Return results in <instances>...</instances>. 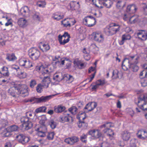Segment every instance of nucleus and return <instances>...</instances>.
I'll return each mask as SVG.
<instances>
[{
    "label": "nucleus",
    "mask_w": 147,
    "mask_h": 147,
    "mask_svg": "<svg viewBox=\"0 0 147 147\" xmlns=\"http://www.w3.org/2000/svg\"><path fill=\"white\" fill-rule=\"evenodd\" d=\"M139 59L137 55L129 57L128 58H125L122 62V67L127 65L134 72L137 71L139 67L136 64L138 63Z\"/></svg>",
    "instance_id": "obj_1"
},
{
    "label": "nucleus",
    "mask_w": 147,
    "mask_h": 147,
    "mask_svg": "<svg viewBox=\"0 0 147 147\" xmlns=\"http://www.w3.org/2000/svg\"><path fill=\"white\" fill-rule=\"evenodd\" d=\"M120 26L115 23L113 24L112 26H107L105 28L104 32L108 36L114 34L119 32L120 30Z\"/></svg>",
    "instance_id": "obj_2"
},
{
    "label": "nucleus",
    "mask_w": 147,
    "mask_h": 147,
    "mask_svg": "<svg viewBox=\"0 0 147 147\" xmlns=\"http://www.w3.org/2000/svg\"><path fill=\"white\" fill-rule=\"evenodd\" d=\"M36 71L39 72L42 75H49L53 71V68L50 66L44 67L43 65L37 66L35 68Z\"/></svg>",
    "instance_id": "obj_3"
},
{
    "label": "nucleus",
    "mask_w": 147,
    "mask_h": 147,
    "mask_svg": "<svg viewBox=\"0 0 147 147\" xmlns=\"http://www.w3.org/2000/svg\"><path fill=\"white\" fill-rule=\"evenodd\" d=\"M138 105L141 109L144 111H147V96H144L143 98L139 97ZM145 116L147 119V113Z\"/></svg>",
    "instance_id": "obj_4"
},
{
    "label": "nucleus",
    "mask_w": 147,
    "mask_h": 147,
    "mask_svg": "<svg viewBox=\"0 0 147 147\" xmlns=\"http://www.w3.org/2000/svg\"><path fill=\"white\" fill-rule=\"evenodd\" d=\"M23 129L28 130L30 129L33 126V124L31 122L30 119L26 115L22 117L20 119Z\"/></svg>",
    "instance_id": "obj_5"
},
{
    "label": "nucleus",
    "mask_w": 147,
    "mask_h": 147,
    "mask_svg": "<svg viewBox=\"0 0 147 147\" xmlns=\"http://www.w3.org/2000/svg\"><path fill=\"white\" fill-rule=\"evenodd\" d=\"M28 52L29 57L33 60L38 59L40 54L39 51L34 47L28 50Z\"/></svg>",
    "instance_id": "obj_6"
},
{
    "label": "nucleus",
    "mask_w": 147,
    "mask_h": 147,
    "mask_svg": "<svg viewBox=\"0 0 147 147\" xmlns=\"http://www.w3.org/2000/svg\"><path fill=\"white\" fill-rule=\"evenodd\" d=\"M95 18L91 16H88L84 18L83 20V24L88 27L94 26L96 24Z\"/></svg>",
    "instance_id": "obj_7"
},
{
    "label": "nucleus",
    "mask_w": 147,
    "mask_h": 147,
    "mask_svg": "<svg viewBox=\"0 0 147 147\" xmlns=\"http://www.w3.org/2000/svg\"><path fill=\"white\" fill-rule=\"evenodd\" d=\"M52 98V96L49 95L46 96H42L38 98H32L28 99L27 102H32L33 101L37 103L43 102L49 100Z\"/></svg>",
    "instance_id": "obj_8"
},
{
    "label": "nucleus",
    "mask_w": 147,
    "mask_h": 147,
    "mask_svg": "<svg viewBox=\"0 0 147 147\" xmlns=\"http://www.w3.org/2000/svg\"><path fill=\"white\" fill-rule=\"evenodd\" d=\"M70 38V36L68 33L65 32L62 35L60 34L59 35L58 40L60 44L64 45L69 42Z\"/></svg>",
    "instance_id": "obj_9"
},
{
    "label": "nucleus",
    "mask_w": 147,
    "mask_h": 147,
    "mask_svg": "<svg viewBox=\"0 0 147 147\" xmlns=\"http://www.w3.org/2000/svg\"><path fill=\"white\" fill-rule=\"evenodd\" d=\"M92 35L94 40L97 42L102 43L104 41V36L100 31L94 32H93Z\"/></svg>",
    "instance_id": "obj_10"
},
{
    "label": "nucleus",
    "mask_w": 147,
    "mask_h": 147,
    "mask_svg": "<svg viewBox=\"0 0 147 147\" xmlns=\"http://www.w3.org/2000/svg\"><path fill=\"white\" fill-rule=\"evenodd\" d=\"M18 94H20L22 97H25L28 95V88L25 85L18 84Z\"/></svg>",
    "instance_id": "obj_11"
},
{
    "label": "nucleus",
    "mask_w": 147,
    "mask_h": 147,
    "mask_svg": "<svg viewBox=\"0 0 147 147\" xmlns=\"http://www.w3.org/2000/svg\"><path fill=\"white\" fill-rule=\"evenodd\" d=\"M20 65L27 70L33 66L32 62L29 60L24 59H21L19 60Z\"/></svg>",
    "instance_id": "obj_12"
},
{
    "label": "nucleus",
    "mask_w": 147,
    "mask_h": 147,
    "mask_svg": "<svg viewBox=\"0 0 147 147\" xmlns=\"http://www.w3.org/2000/svg\"><path fill=\"white\" fill-rule=\"evenodd\" d=\"M61 22L63 26L70 27L74 25L76 23V21L74 18H67L62 21Z\"/></svg>",
    "instance_id": "obj_13"
},
{
    "label": "nucleus",
    "mask_w": 147,
    "mask_h": 147,
    "mask_svg": "<svg viewBox=\"0 0 147 147\" xmlns=\"http://www.w3.org/2000/svg\"><path fill=\"white\" fill-rule=\"evenodd\" d=\"M16 139L22 144L28 143L30 139L29 137L25 136L22 134H20L16 136Z\"/></svg>",
    "instance_id": "obj_14"
},
{
    "label": "nucleus",
    "mask_w": 147,
    "mask_h": 147,
    "mask_svg": "<svg viewBox=\"0 0 147 147\" xmlns=\"http://www.w3.org/2000/svg\"><path fill=\"white\" fill-rule=\"evenodd\" d=\"M59 120L60 122L63 123L69 122L70 120H71V121H73L72 117L68 113L61 115L59 117Z\"/></svg>",
    "instance_id": "obj_15"
},
{
    "label": "nucleus",
    "mask_w": 147,
    "mask_h": 147,
    "mask_svg": "<svg viewBox=\"0 0 147 147\" xmlns=\"http://www.w3.org/2000/svg\"><path fill=\"white\" fill-rule=\"evenodd\" d=\"M138 138L142 140H144L147 138V131L143 129L138 130L136 133Z\"/></svg>",
    "instance_id": "obj_16"
},
{
    "label": "nucleus",
    "mask_w": 147,
    "mask_h": 147,
    "mask_svg": "<svg viewBox=\"0 0 147 147\" xmlns=\"http://www.w3.org/2000/svg\"><path fill=\"white\" fill-rule=\"evenodd\" d=\"M89 134L94 139L98 138L101 136L100 131L98 129L92 130L89 131Z\"/></svg>",
    "instance_id": "obj_17"
},
{
    "label": "nucleus",
    "mask_w": 147,
    "mask_h": 147,
    "mask_svg": "<svg viewBox=\"0 0 147 147\" xmlns=\"http://www.w3.org/2000/svg\"><path fill=\"white\" fill-rule=\"evenodd\" d=\"M78 138L76 136L69 137L65 139L64 141L66 143L70 145H73L75 143L78 142Z\"/></svg>",
    "instance_id": "obj_18"
},
{
    "label": "nucleus",
    "mask_w": 147,
    "mask_h": 147,
    "mask_svg": "<svg viewBox=\"0 0 147 147\" xmlns=\"http://www.w3.org/2000/svg\"><path fill=\"white\" fill-rule=\"evenodd\" d=\"M137 35L138 38L141 40H146L147 38V34L146 31L142 30L139 31L137 33Z\"/></svg>",
    "instance_id": "obj_19"
},
{
    "label": "nucleus",
    "mask_w": 147,
    "mask_h": 147,
    "mask_svg": "<svg viewBox=\"0 0 147 147\" xmlns=\"http://www.w3.org/2000/svg\"><path fill=\"white\" fill-rule=\"evenodd\" d=\"M36 130L38 131V135L41 137H44L46 135V133L47 132V127H45V128L40 127L36 129Z\"/></svg>",
    "instance_id": "obj_20"
},
{
    "label": "nucleus",
    "mask_w": 147,
    "mask_h": 147,
    "mask_svg": "<svg viewBox=\"0 0 147 147\" xmlns=\"http://www.w3.org/2000/svg\"><path fill=\"white\" fill-rule=\"evenodd\" d=\"M18 85H16L10 88L8 90V92L11 96L14 97L16 94H18Z\"/></svg>",
    "instance_id": "obj_21"
},
{
    "label": "nucleus",
    "mask_w": 147,
    "mask_h": 147,
    "mask_svg": "<svg viewBox=\"0 0 147 147\" xmlns=\"http://www.w3.org/2000/svg\"><path fill=\"white\" fill-rule=\"evenodd\" d=\"M97 105V103L95 102H91L88 103L86 105L84 109L87 110V111H85V112L91 111L93 110L96 107Z\"/></svg>",
    "instance_id": "obj_22"
},
{
    "label": "nucleus",
    "mask_w": 147,
    "mask_h": 147,
    "mask_svg": "<svg viewBox=\"0 0 147 147\" xmlns=\"http://www.w3.org/2000/svg\"><path fill=\"white\" fill-rule=\"evenodd\" d=\"M134 17V16H133L128 19L127 15L125 14L123 17V19L125 21H127V23L129 24H133L138 21V18H135Z\"/></svg>",
    "instance_id": "obj_23"
},
{
    "label": "nucleus",
    "mask_w": 147,
    "mask_h": 147,
    "mask_svg": "<svg viewBox=\"0 0 147 147\" xmlns=\"http://www.w3.org/2000/svg\"><path fill=\"white\" fill-rule=\"evenodd\" d=\"M18 24L19 26L21 28H24L28 25V21L24 18H20L18 20Z\"/></svg>",
    "instance_id": "obj_24"
},
{
    "label": "nucleus",
    "mask_w": 147,
    "mask_h": 147,
    "mask_svg": "<svg viewBox=\"0 0 147 147\" xmlns=\"http://www.w3.org/2000/svg\"><path fill=\"white\" fill-rule=\"evenodd\" d=\"M51 82L50 78L49 76L45 77L42 80V84L43 87L47 88L48 87L49 84Z\"/></svg>",
    "instance_id": "obj_25"
},
{
    "label": "nucleus",
    "mask_w": 147,
    "mask_h": 147,
    "mask_svg": "<svg viewBox=\"0 0 147 147\" xmlns=\"http://www.w3.org/2000/svg\"><path fill=\"white\" fill-rule=\"evenodd\" d=\"M74 63L75 66L80 69L84 68L86 66V64L82 60H75Z\"/></svg>",
    "instance_id": "obj_26"
},
{
    "label": "nucleus",
    "mask_w": 147,
    "mask_h": 147,
    "mask_svg": "<svg viewBox=\"0 0 147 147\" xmlns=\"http://www.w3.org/2000/svg\"><path fill=\"white\" fill-rule=\"evenodd\" d=\"M131 38V36L129 34H126L123 35L121 40L119 41V44L121 45H123L125 41L130 40Z\"/></svg>",
    "instance_id": "obj_27"
},
{
    "label": "nucleus",
    "mask_w": 147,
    "mask_h": 147,
    "mask_svg": "<svg viewBox=\"0 0 147 147\" xmlns=\"http://www.w3.org/2000/svg\"><path fill=\"white\" fill-rule=\"evenodd\" d=\"M20 11L26 17H28L30 15V11L27 6H25L22 7Z\"/></svg>",
    "instance_id": "obj_28"
},
{
    "label": "nucleus",
    "mask_w": 147,
    "mask_h": 147,
    "mask_svg": "<svg viewBox=\"0 0 147 147\" xmlns=\"http://www.w3.org/2000/svg\"><path fill=\"white\" fill-rule=\"evenodd\" d=\"M39 47L43 52H47L50 49L49 44L47 43H42L40 44Z\"/></svg>",
    "instance_id": "obj_29"
},
{
    "label": "nucleus",
    "mask_w": 147,
    "mask_h": 147,
    "mask_svg": "<svg viewBox=\"0 0 147 147\" xmlns=\"http://www.w3.org/2000/svg\"><path fill=\"white\" fill-rule=\"evenodd\" d=\"M137 8L136 5L134 4L129 5L127 6L126 11L129 14L133 13L136 12Z\"/></svg>",
    "instance_id": "obj_30"
},
{
    "label": "nucleus",
    "mask_w": 147,
    "mask_h": 147,
    "mask_svg": "<svg viewBox=\"0 0 147 147\" xmlns=\"http://www.w3.org/2000/svg\"><path fill=\"white\" fill-rule=\"evenodd\" d=\"M66 58H63L56 60L55 62L56 65L59 67L63 66L65 63Z\"/></svg>",
    "instance_id": "obj_31"
},
{
    "label": "nucleus",
    "mask_w": 147,
    "mask_h": 147,
    "mask_svg": "<svg viewBox=\"0 0 147 147\" xmlns=\"http://www.w3.org/2000/svg\"><path fill=\"white\" fill-rule=\"evenodd\" d=\"M103 131L104 133L106 134L111 139H112L114 133L112 129H105Z\"/></svg>",
    "instance_id": "obj_32"
},
{
    "label": "nucleus",
    "mask_w": 147,
    "mask_h": 147,
    "mask_svg": "<svg viewBox=\"0 0 147 147\" xmlns=\"http://www.w3.org/2000/svg\"><path fill=\"white\" fill-rule=\"evenodd\" d=\"M65 106L61 105H59L54 107V111L56 113H61L65 110Z\"/></svg>",
    "instance_id": "obj_33"
},
{
    "label": "nucleus",
    "mask_w": 147,
    "mask_h": 147,
    "mask_svg": "<svg viewBox=\"0 0 147 147\" xmlns=\"http://www.w3.org/2000/svg\"><path fill=\"white\" fill-rule=\"evenodd\" d=\"M63 79L66 81L67 83H71L74 80V78L72 76L68 74H65Z\"/></svg>",
    "instance_id": "obj_34"
},
{
    "label": "nucleus",
    "mask_w": 147,
    "mask_h": 147,
    "mask_svg": "<svg viewBox=\"0 0 147 147\" xmlns=\"http://www.w3.org/2000/svg\"><path fill=\"white\" fill-rule=\"evenodd\" d=\"M0 133L5 137L9 136L10 135V132L8 129V127L6 128H0Z\"/></svg>",
    "instance_id": "obj_35"
},
{
    "label": "nucleus",
    "mask_w": 147,
    "mask_h": 147,
    "mask_svg": "<svg viewBox=\"0 0 147 147\" xmlns=\"http://www.w3.org/2000/svg\"><path fill=\"white\" fill-rule=\"evenodd\" d=\"M130 133L127 131H124L122 134V138L125 141L128 140L130 138Z\"/></svg>",
    "instance_id": "obj_36"
},
{
    "label": "nucleus",
    "mask_w": 147,
    "mask_h": 147,
    "mask_svg": "<svg viewBox=\"0 0 147 147\" xmlns=\"http://www.w3.org/2000/svg\"><path fill=\"white\" fill-rule=\"evenodd\" d=\"M52 17L55 20H58L63 18L64 17V16L58 12H56L53 14Z\"/></svg>",
    "instance_id": "obj_37"
},
{
    "label": "nucleus",
    "mask_w": 147,
    "mask_h": 147,
    "mask_svg": "<svg viewBox=\"0 0 147 147\" xmlns=\"http://www.w3.org/2000/svg\"><path fill=\"white\" fill-rule=\"evenodd\" d=\"M114 0H106L102 4L108 8H110L113 4Z\"/></svg>",
    "instance_id": "obj_38"
},
{
    "label": "nucleus",
    "mask_w": 147,
    "mask_h": 147,
    "mask_svg": "<svg viewBox=\"0 0 147 147\" xmlns=\"http://www.w3.org/2000/svg\"><path fill=\"white\" fill-rule=\"evenodd\" d=\"M115 2L117 3L116 7L118 9H121L124 6V4L122 0H114Z\"/></svg>",
    "instance_id": "obj_39"
},
{
    "label": "nucleus",
    "mask_w": 147,
    "mask_h": 147,
    "mask_svg": "<svg viewBox=\"0 0 147 147\" xmlns=\"http://www.w3.org/2000/svg\"><path fill=\"white\" fill-rule=\"evenodd\" d=\"M84 112H80L77 116V118L80 121H82L86 118V114Z\"/></svg>",
    "instance_id": "obj_40"
},
{
    "label": "nucleus",
    "mask_w": 147,
    "mask_h": 147,
    "mask_svg": "<svg viewBox=\"0 0 147 147\" xmlns=\"http://www.w3.org/2000/svg\"><path fill=\"white\" fill-rule=\"evenodd\" d=\"M6 59L9 61H13L16 59V58L13 53L9 54H7V55Z\"/></svg>",
    "instance_id": "obj_41"
},
{
    "label": "nucleus",
    "mask_w": 147,
    "mask_h": 147,
    "mask_svg": "<svg viewBox=\"0 0 147 147\" xmlns=\"http://www.w3.org/2000/svg\"><path fill=\"white\" fill-rule=\"evenodd\" d=\"M8 129L10 133V132L13 131H17L18 129V127L17 125H13L8 127Z\"/></svg>",
    "instance_id": "obj_42"
},
{
    "label": "nucleus",
    "mask_w": 147,
    "mask_h": 147,
    "mask_svg": "<svg viewBox=\"0 0 147 147\" xmlns=\"http://www.w3.org/2000/svg\"><path fill=\"white\" fill-rule=\"evenodd\" d=\"M113 125L110 122L107 123L100 126V128H105V129H109L110 127H113Z\"/></svg>",
    "instance_id": "obj_43"
},
{
    "label": "nucleus",
    "mask_w": 147,
    "mask_h": 147,
    "mask_svg": "<svg viewBox=\"0 0 147 147\" xmlns=\"http://www.w3.org/2000/svg\"><path fill=\"white\" fill-rule=\"evenodd\" d=\"M46 5V2L45 1L39 0L36 3L37 5L40 7H44Z\"/></svg>",
    "instance_id": "obj_44"
},
{
    "label": "nucleus",
    "mask_w": 147,
    "mask_h": 147,
    "mask_svg": "<svg viewBox=\"0 0 147 147\" xmlns=\"http://www.w3.org/2000/svg\"><path fill=\"white\" fill-rule=\"evenodd\" d=\"M47 108L45 106H42L36 109L35 110V112L36 113L41 112H45Z\"/></svg>",
    "instance_id": "obj_45"
},
{
    "label": "nucleus",
    "mask_w": 147,
    "mask_h": 147,
    "mask_svg": "<svg viewBox=\"0 0 147 147\" xmlns=\"http://www.w3.org/2000/svg\"><path fill=\"white\" fill-rule=\"evenodd\" d=\"M47 120V118L45 116H43L42 117L40 121V123L42 125L41 127L42 128H45V127H46V126L45 125V121Z\"/></svg>",
    "instance_id": "obj_46"
},
{
    "label": "nucleus",
    "mask_w": 147,
    "mask_h": 147,
    "mask_svg": "<svg viewBox=\"0 0 147 147\" xmlns=\"http://www.w3.org/2000/svg\"><path fill=\"white\" fill-rule=\"evenodd\" d=\"M8 124L7 120L1 119L0 120V128L6 126Z\"/></svg>",
    "instance_id": "obj_47"
},
{
    "label": "nucleus",
    "mask_w": 147,
    "mask_h": 147,
    "mask_svg": "<svg viewBox=\"0 0 147 147\" xmlns=\"http://www.w3.org/2000/svg\"><path fill=\"white\" fill-rule=\"evenodd\" d=\"M65 63L66 64V68L69 69L71 67V61L69 59L66 58Z\"/></svg>",
    "instance_id": "obj_48"
},
{
    "label": "nucleus",
    "mask_w": 147,
    "mask_h": 147,
    "mask_svg": "<svg viewBox=\"0 0 147 147\" xmlns=\"http://www.w3.org/2000/svg\"><path fill=\"white\" fill-rule=\"evenodd\" d=\"M119 73L118 71L115 69L113 70L112 72V78L113 79H115L119 77L118 74Z\"/></svg>",
    "instance_id": "obj_49"
},
{
    "label": "nucleus",
    "mask_w": 147,
    "mask_h": 147,
    "mask_svg": "<svg viewBox=\"0 0 147 147\" xmlns=\"http://www.w3.org/2000/svg\"><path fill=\"white\" fill-rule=\"evenodd\" d=\"M2 70L3 71H5L6 72L2 73L1 74H3V75L5 76H8L9 75V72L8 70V68L5 67H3L2 68Z\"/></svg>",
    "instance_id": "obj_50"
},
{
    "label": "nucleus",
    "mask_w": 147,
    "mask_h": 147,
    "mask_svg": "<svg viewBox=\"0 0 147 147\" xmlns=\"http://www.w3.org/2000/svg\"><path fill=\"white\" fill-rule=\"evenodd\" d=\"M49 124L52 129H54L56 127V123L53 120H51L50 121H49Z\"/></svg>",
    "instance_id": "obj_51"
},
{
    "label": "nucleus",
    "mask_w": 147,
    "mask_h": 147,
    "mask_svg": "<svg viewBox=\"0 0 147 147\" xmlns=\"http://www.w3.org/2000/svg\"><path fill=\"white\" fill-rule=\"evenodd\" d=\"M77 110V108L75 106H73L69 109V111L73 114L76 113Z\"/></svg>",
    "instance_id": "obj_52"
},
{
    "label": "nucleus",
    "mask_w": 147,
    "mask_h": 147,
    "mask_svg": "<svg viewBox=\"0 0 147 147\" xmlns=\"http://www.w3.org/2000/svg\"><path fill=\"white\" fill-rule=\"evenodd\" d=\"M42 84H39L36 87V90L37 92L38 93H41L42 91Z\"/></svg>",
    "instance_id": "obj_53"
},
{
    "label": "nucleus",
    "mask_w": 147,
    "mask_h": 147,
    "mask_svg": "<svg viewBox=\"0 0 147 147\" xmlns=\"http://www.w3.org/2000/svg\"><path fill=\"white\" fill-rule=\"evenodd\" d=\"M18 77L20 78H24L26 77L27 76V74L26 73L24 72H20V73L18 74Z\"/></svg>",
    "instance_id": "obj_54"
},
{
    "label": "nucleus",
    "mask_w": 147,
    "mask_h": 147,
    "mask_svg": "<svg viewBox=\"0 0 147 147\" xmlns=\"http://www.w3.org/2000/svg\"><path fill=\"white\" fill-rule=\"evenodd\" d=\"M90 48L91 50L93 51H97L98 49V48L94 44H92L90 46Z\"/></svg>",
    "instance_id": "obj_55"
},
{
    "label": "nucleus",
    "mask_w": 147,
    "mask_h": 147,
    "mask_svg": "<svg viewBox=\"0 0 147 147\" xmlns=\"http://www.w3.org/2000/svg\"><path fill=\"white\" fill-rule=\"evenodd\" d=\"M137 141V140L135 139H132L130 142V144L131 147H136V143Z\"/></svg>",
    "instance_id": "obj_56"
},
{
    "label": "nucleus",
    "mask_w": 147,
    "mask_h": 147,
    "mask_svg": "<svg viewBox=\"0 0 147 147\" xmlns=\"http://www.w3.org/2000/svg\"><path fill=\"white\" fill-rule=\"evenodd\" d=\"M36 82L35 80H32L30 82V87L33 88L36 84Z\"/></svg>",
    "instance_id": "obj_57"
},
{
    "label": "nucleus",
    "mask_w": 147,
    "mask_h": 147,
    "mask_svg": "<svg viewBox=\"0 0 147 147\" xmlns=\"http://www.w3.org/2000/svg\"><path fill=\"white\" fill-rule=\"evenodd\" d=\"M54 135V133L53 132L49 133L47 136V139L50 140H52L53 138Z\"/></svg>",
    "instance_id": "obj_58"
},
{
    "label": "nucleus",
    "mask_w": 147,
    "mask_h": 147,
    "mask_svg": "<svg viewBox=\"0 0 147 147\" xmlns=\"http://www.w3.org/2000/svg\"><path fill=\"white\" fill-rule=\"evenodd\" d=\"M126 111L127 113L129 114L131 117L133 116L134 114V112L132 109L127 108L126 109Z\"/></svg>",
    "instance_id": "obj_59"
},
{
    "label": "nucleus",
    "mask_w": 147,
    "mask_h": 147,
    "mask_svg": "<svg viewBox=\"0 0 147 147\" xmlns=\"http://www.w3.org/2000/svg\"><path fill=\"white\" fill-rule=\"evenodd\" d=\"M87 137V134H82L81 136V141L84 142L86 143V139Z\"/></svg>",
    "instance_id": "obj_60"
},
{
    "label": "nucleus",
    "mask_w": 147,
    "mask_h": 147,
    "mask_svg": "<svg viewBox=\"0 0 147 147\" xmlns=\"http://www.w3.org/2000/svg\"><path fill=\"white\" fill-rule=\"evenodd\" d=\"M33 18L34 19L38 21H40V14L38 13H36L33 16Z\"/></svg>",
    "instance_id": "obj_61"
},
{
    "label": "nucleus",
    "mask_w": 147,
    "mask_h": 147,
    "mask_svg": "<svg viewBox=\"0 0 147 147\" xmlns=\"http://www.w3.org/2000/svg\"><path fill=\"white\" fill-rule=\"evenodd\" d=\"M96 83L99 86L100 85H102L105 83V80H98L96 81Z\"/></svg>",
    "instance_id": "obj_62"
},
{
    "label": "nucleus",
    "mask_w": 147,
    "mask_h": 147,
    "mask_svg": "<svg viewBox=\"0 0 147 147\" xmlns=\"http://www.w3.org/2000/svg\"><path fill=\"white\" fill-rule=\"evenodd\" d=\"M100 145V147H109V144L106 142H102Z\"/></svg>",
    "instance_id": "obj_63"
},
{
    "label": "nucleus",
    "mask_w": 147,
    "mask_h": 147,
    "mask_svg": "<svg viewBox=\"0 0 147 147\" xmlns=\"http://www.w3.org/2000/svg\"><path fill=\"white\" fill-rule=\"evenodd\" d=\"M141 83L142 86L145 87L147 85V80H142L141 82Z\"/></svg>",
    "instance_id": "obj_64"
}]
</instances>
